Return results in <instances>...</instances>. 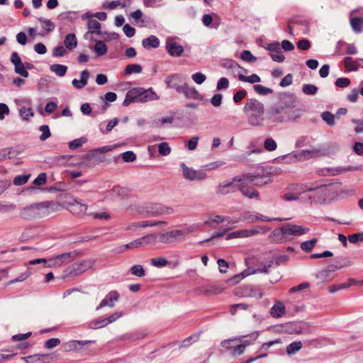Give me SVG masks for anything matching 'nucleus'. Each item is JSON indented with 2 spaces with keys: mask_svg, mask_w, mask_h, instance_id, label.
<instances>
[{
  "mask_svg": "<svg viewBox=\"0 0 363 363\" xmlns=\"http://www.w3.org/2000/svg\"><path fill=\"white\" fill-rule=\"evenodd\" d=\"M297 190L303 194V203L309 205L324 204L337 194V186L324 179L297 184Z\"/></svg>",
  "mask_w": 363,
  "mask_h": 363,
  "instance_id": "1",
  "label": "nucleus"
},
{
  "mask_svg": "<svg viewBox=\"0 0 363 363\" xmlns=\"http://www.w3.org/2000/svg\"><path fill=\"white\" fill-rule=\"evenodd\" d=\"M60 206L52 201L33 203L24 207L20 212V216L24 219H30L48 216L59 210Z\"/></svg>",
  "mask_w": 363,
  "mask_h": 363,
  "instance_id": "2",
  "label": "nucleus"
},
{
  "mask_svg": "<svg viewBox=\"0 0 363 363\" xmlns=\"http://www.w3.org/2000/svg\"><path fill=\"white\" fill-rule=\"evenodd\" d=\"M243 112L247 121L252 126L259 127L264 123V106L255 99H248L244 106Z\"/></svg>",
  "mask_w": 363,
  "mask_h": 363,
  "instance_id": "3",
  "label": "nucleus"
},
{
  "mask_svg": "<svg viewBox=\"0 0 363 363\" xmlns=\"http://www.w3.org/2000/svg\"><path fill=\"white\" fill-rule=\"evenodd\" d=\"M159 99V96L152 88L144 89L143 88H134L129 90L123 102V106H128L131 103H144L148 101H154Z\"/></svg>",
  "mask_w": 363,
  "mask_h": 363,
  "instance_id": "4",
  "label": "nucleus"
},
{
  "mask_svg": "<svg viewBox=\"0 0 363 363\" xmlns=\"http://www.w3.org/2000/svg\"><path fill=\"white\" fill-rule=\"evenodd\" d=\"M294 101L291 96H286L281 98V102L272 106L268 112L270 118L275 122H284L288 118L286 109L294 107Z\"/></svg>",
  "mask_w": 363,
  "mask_h": 363,
  "instance_id": "5",
  "label": "nucleus"
},
{
  "mask_svg": "<svg viewBox=\"0 0 363 363\" xmlns=\"http://www.w3.org/2000/svg\"><path fill=\"white\" fill-rule=\"evenodd\" d=\"M144 216L148 217H162L172 215L174 213L172 207L164 206L161 203H150L145 206L143 211Z\"/></svg>",
  "mask_w": 363,
  "mask_h": 363,
  "instance_id": "6",
  "label": "nucleus"
},
{
  "mask_svg": "<svg viewBox=\"0 0 363 363\" xmlns=\"http://www.w3.org/2000/svg\"><path fill=\"white\" fill-rule=\"evenodd\" d=\"M193 230L189 228H185L180 230H172L165 233L158 234L160 242L162 244H171L179 240L184 239Z\"/></svg>",
  "mask_w": 363,
  "mask_h": 363,
  "instance_id": "7",
  "label": "nucleus"
},
{
  "mask_svg": "<svg viewBox=\"0 0 363 363\" xmlns=\"http://www.w3.org/2000/svg\"><path fill=\"white\" fill-rule=\"evenodd\" d=\"M250 174H243L241 175L242 182H240V184H238V189L240 193L245 197L252 199H259V193L254 188L249 186L250 182H252L255 179H253Z\"/></svg>",
  "mask_w": 363,
  "mask_h": 363,
  "instance_id": "8",
  "label": "nucleus"
},
{
  "mask_svg": "<svg viewBox=\"0 0 363 363\" xmlns=\"http://www.w3.org/2000/svg\"><path fill=\"white\" fill-rule=\"evenodd\" d=\"M241 175L234 177L231 181L220 183L216 187V194L219 195H227L236 192L238 189V184L242 182Z\"/></svg>",
  "mask_w": 363,
  "mask_h": 363,
  "instance_id": "9",
  "label": "nucleus"
},
{
  "mask_svg": "<svg viewBox=\"0 0 363 363\" xmlns=\"http://www.w3.org/2000/svg\"><path fill=\"white\" fill-rule=\"evenodd\" d=\"M182 174L185 179L190 182L203 181L207 179V174L203 170H196L188 167L184 163L180 164Z\"/></svg>",
  "mask_w": 363,
  "mask_h": 363,
  "instance_id": "10",
  "label": "nucleus"
},
{
  "mask_svg": "<svg viewBox=\"0 0 363 363\" xmlns=\"http://www.w3.org/2000/svg\"><path fill=\"white\" fill-rule=\"evenodd\" d=\"M183 75L180 74H172L167 75L164 79V83L169 89H174L177 93H179L183 85Z\"/></svg>",
  "mask_w": 363,
  "mask_h": 363,
  "instance_id": "11",
  "label": "nucleus"
},
{
  "mask_svg": "<svg viewBox=\"0 0 363 363\" xmlns=\"http://www.w3.org/2000/svg\"><path fill=\"white\" fill-rule=\"evenodd\" d=\"M75 259V252H69L55 257L49 260L48 267H60L64 264H68Z\"/></svg>",
  "mask_w": 363,
  "mask_h": 363,
  "instance_id": "12",
  "label": "nucleus"
},
{
  "mask_svg": "<svg viewBox=\"0 0 363 363\" xmlns=\"http://www.w3.org/2000/svg\"><path fill=\"white\" fill-rule=\"evenodd\" d=\"M120 295L116 291H111L108 293L105 298L100 302L99 305L96 308V311L105 307L108 306L113 308L115 306V302L119 300Z\"/></svg>",
  "mask_w": 363,
  "mask_h": 363,
  "instance_id": "13",
  "label": "nucleus"
},
{
  "mask_svg": "<svg viewBox=\"0 0 363 363\" xmlns=\"http://www.w3.org/2000/svg\"><path fill=\"white\" fill-rule=\"evenodd\" d=\"M284 231L287 237L288 235L293 236H300L307 233L309 231V228L303 227L302 225L286 224L283 225Z\"/></svg>",
  "mask_w": 363,
  "mask_h": 363,
  "instance_id": "14",
  "label": "nucleus"
},
{
  "mask_svg": "<svg viewBox=\"0 0 363 363\" xmlns=\"http://www.w3.org/2000/svg\"><path fill=\"white\" fill-rule=\"evenodd\" d=\"M179 94H184V96L191 99L201 101L203 96L196 89V88L189 86L187 83L184 82L182 88Z\"/></svg>",
  "mask_w": 363,
  "mask_h": 363,
  "instance_id": "15",
  "label": "nucleus"
},
{
  "mask_svg": "<svg viewBox=\"0 0 363 363\" xmlns=\"http://www.w3.org/2000/svg\"><path fill=\"white\" fill-rule=\"evenodd\" d=\"M166 50L172 57H179L184 52L183 47L172 38L166 40Z\"/></svg>",
  "mask_w": 363,
  "mask_h": 363,
  "instance_id": "16",
  "label": "nucleus"
},
{
  "mask_svg": "<svg viewBox=\"0 0 363 363\" xmlns=\"http://www.w3.org/2000/svg\"><path fill=\"white\" fill-rule=\"evenodd\" d=\"M69 211L72 214L77 216H84L86 214L88 206L85 203H82L80 201L74 199L72 202L69 203Z\"/></svg>",
  "mask_w": 363,
  "mask_h": 363,
  "instance_id": "17",
  "label": "nucleus"
},
{
  "mask_svg": "<svg viewBox=\"0 0 363 363\" xmlns=\"http://www.w3.org/2000/svg\"><path fill=\"white\" fill-rule=\"evenodd\" d=\"M87 28L88 31L84 35L85 38L89 39L90 40H94L91 36H89L92 34H96L100 35L102 34L101 30V23L96 19H90L87 22Z\"/></svg>",
  "mask_w": 363,
  "mask_h": 363,
  "instance_id": "18",
  "label": "nucleus"
},
{
  "mask_svg": "<svg viewBox=\"0 0 363 363\" xmlns=\"http://www.w3.org/2000/svg\"><path fill=\"white\" fill-rule=\"evenodd\" d=\"M21 359L26 363H49L52 358L49 354H35L27 357H22Z\"/></svg>",
  "mask_w": 363,
  "mask_h": 363,
  "instance_id": "19",
  "label": "nucleus"
},
{
  "mask_svg": "<svg viewBox=\"0 0 363 363\" xmlns=\"http://www.w3.org/2000/svg\"><path fill=\"white\" fill-rule=\"evenodd\" d=\"M283 230V226L274 229L269 235V240L272 242L275 243H282L286 242L288 240V237L286 236Z\"/></svg>",
  "mask_w": 363,
  "mask_h": 363,
  "instance_id": "20",
  "label": "nucleus"
},
{
  "mask_svg": "<svg viewBox=\"0 0 363 363\" xmlns=\"http://www.w3.org/2000/svg\"><path fill=\"white\" fill-rule=\"evenodd\" d=\"M221 66L228 69L234 77H236L241 67L234 60L225 59L221 62Z\"/></svg>",
  "mask_w": 363,
  "mask_h": 363,
  "instance_id": "21",
  "label": "nucleus"
},
{
  "mask_svg": "<svg viewBox=\"0 0 363 363\" xmlns=\"http://www.w3.org/2000/svg\"><path fill=\"white\" fill-rule=\"evenodd\" d=\"M94 342V340H70L65 344V347L69 351L79 350L85 345Z\"/></svg>",
  "mask_w": 363,
  "mask_h": 363,
  "instance_id": "22",
  "label": "nucleus"
},
{
  "mask_svg": "<svg viewBox=\"0 0 363 363\" xmlns=\"http://www.w3.org/2000/svg\"><path fill=\"white\" fill-rule=\"evenodd\" d=\"M90 77V74L88 70L85 69L81 72L80 74V80L77 79H74L72 82V84L74 87L77 89H83L86 84L88 79Z\"/></svg>",
  "mask_w": 363,
  "mask_h": 363,
  "instance_id": "23",
  "label": "nucleus"
},
{
  "mask_svg": "<svg viewBox=\"0 0 363 363\" xmlns=\"http://www.w3.org/2000/svg\"><path fill=\"white\" fill-rule=\"evenodd\" d=\"M274 264V260H269L266 262L265 263L262 264V267L258 268H252L248 267L250 270V275L255 274H269L270 272V269L273 267Z\"/></svg>",
  "mask_w": 363,
  "mask_h": 363,
  "instance_id": "24",
  "label": "nucleus"
},
{
  "mask_svg": "<svg viewBox=\"0 0 363 363\" xmlns=\"http://www.w3.org/2000/svg\"><path fill=\"white\" fill-rule=\"evenodd\" d=\"M255 231H251V229H242L229 233L226 236V240H231L234 238H244L253 236Z\"/></svg>",
  "mask_w": 363,
  "mask_h": 363,
  "instance_id": "25",
  "label": "nucleus"
},
{
  "mask_svg": "<svg viewBox=\"0 0 363 363\" xmlns=\"http://www.w3.org/2000/svg\"><path fill=\"white\" fill-rule=\"evenodd\" d=\"M296 188L297 184H294L291 187L292 192L285 194L284 199L288 201L301 200L303 202V194Z\"/></svg>",
  "mask_w": 363,
  "mask_h": 363,
  "instance_id": "26",
  "label": "nucleus"
},
{
  "mask_svg": "<svg viewBox=\"0 0 363 363\" xmlns=\"http://www.w3.org/2000/svg\"><path fill=\"white\" fill-rule=\"evenodd\" d=\"M242 296L261 298L263 296V293L260 289H258L253 286H246L244 288Z\"/></svg>",
  "mask_w": 363,
  "mask_h": 363,
  "instance_id": "27",
  "label": "nucleus"
},
{
  "mask_svg": "<svg viewBox=\"0 0 363 363\" xmlns=\"http://www.w3.org/2000/svg\"><path fill=\"white\" fill-rule=\"evenodd\" d=\"M142 45L147 50L157 48L160 46V40L155 35H150L143 40Z\"/></svg>",
  "mask_w": 363,
  "mask_h": 363,
  "instance_id": "28",
  "label": "nucleus"
},
{
  "mask_svg": "<svg viewBox=\"0 0 363 363\" xmlns=\"http://www.w3.org/2000/svg\"><path fill=\"white\" fill-rule=\"evenodd\" d=\"M259 335V331H254L247 335L237 337H235V340H239L246 346L252 344L257 339Z\"/></svg>",
  "mask_w": 363,
  "mask_h": 363,
  "instance_id": "29",
  "label": "nucleus"
},
{
  "mask_svg": "<svg viewBox=\"0 0 363 363\" xmlns=\"http://www.w3.org/2000/svg\"><path fill=\"white\" fill-rule=\"evenodd\" d=\"M285 311L284 305L281 302L278 301L272 307L270 313L274 318H280L285 313Z\"/></svg>",
  "mask_w": 363,
  "mask_h": 363,
  "instance_id": "30",
  "label": "nucleus"
},
{
  "mask_svg": "<svg viewBox=\"0 0 363 363\" xmlns=\"http://www.w3.org/2000/svg\"><path fill=\"white\" fill-rule=\"evenodd\" d=\"M250 275L249 268L242 272L238 274L226 281V283L230 286H233L240 282L243 279Z\"/></svg>",
  "mask_w": 363,
  "mask_h": 363,
  "instance_id": "31",
  "label": "nucleus"
},
{
  "mask_svg": "<svg viewBox=\"0 0 363 363\" xmlns=\"http://www.w3.org/2000/svg\"><path fill=\"white\" fill-rule=\"evenodd\" d=\"M108 325L106 318L99 317L89 323V328L92 330L104 328Z\"/></svg>",
  "mask_w": 363,
  "mask_h": 363,
  "instance_id": "32",
  "label": "nucleus"
},
{
  "mask_svg": "<svg viewBox=\"0 0 363 363\" xmlns=\"http://www.w3.org/2000/svg\"><path fill=\"white\" fill-rule=\"evenodd\" d=\"M250 176H252V177H254L253 179H255V180L252 182H250V184L254 186H259L271 183V178L269 177L264 175H254L251 174Z\"/></svg>",
  "mask_w": 363,
  "mask_h": 363,
  "instance_id": "33",
  "label": "nucleus"
},
{
  "mask_svg": "<svg viewBox=\"0 0 363 363\" xmlns=\"http://www.w3.org/2000/svg\"><path fill=\"white\" fill-rule=\"evenodd\" d=\"M64 44L67 49L69 50H73L77 45L76 35L74 33L68 34L65 38Z\"/></svg>",
  "mask_w": 363,
  "mask_h": 363,
  "instance_id": "34",
  "label": "nucleus"
},
{
  "mask_svg": "<svg viewBox=\"0 0 363 363\" xmlns=\"http://www.w3.org/2000/svg\"><path fill=\"white\" fill-rule=\"evenodd\" d=\"M158 238V234L151 233L140 238L141 242V246H145L147 245H152L156 243V240Z\"/></svg>",
  "mask_w": 363,
  "mask_h": 363,
  "instance_id": "35",
  "label": "nucleus"
},
{
  "mask_svg": "<svg viewBox=\"0 0 363 363\" xmlns=\"http://www.w3.org/2000/svg\"><path fill=\"white\" fill-rule=\"evenodd\" d=\"M350 24L355 33H361L363 30V18H352Z\"/></svg>",
  "mask_w": 363,
  "mask_h": 363,
  "instance_id": "36",
  "label": "nucleus"
},
{
  "mask_svg": "<svg viewBox=\"0 0 363 363\" xmlns=\"http://www.w3.org/2000/svg\"><path fill=\"white\" fill-rule=\"evenodd\" d=\"M356 282L354 281V279H350L348 280V282H347V283H342V284L330 286L329 287V291L330 293H335L336 291H337L339 290L349 288L352 284H354Z\"/></svg>",
  "mask_w": 363,
  "mask_h": 363,
  "instance_id": "37",
  "label": "nucleus"
},
{
  "mask_svg": "<svg viewBox=\"0 0 363 363\" xmlns=\"http://www.w3.org/2000/svg\"><path fill=\"white\" fill-rule=\"evenodd\" d=\"M225 220H228L227 217L220 215H211L208 218L204 221L203 224L205 225H211L214 223H220Z\"/></svg>",
  "mask_w": 363,
  "mask_h": 363,
  "instance_id": "38",
  "label": "nucleus"
},
{
  "mask_svg": "<svg viewBox=\"0 0 363 363\" xmlns=\"http://www.w3.org/2000/svg\"><path fill=\"white\" fill-rule=\"evenodd\" d=\"M93 49L99 56L106 55L108 51L107 45L101 40L96 41Z\"/></svg>",
  "mask_w": 363,
  "mask_h": 363,
  "instance_id": "39",
  "label": "nucleus"
},
{
  "mask_svg": "<svg viewBox=\"0 0 363 363\" xmlns=\"http://www.w3.org/2000/svg\"><path fill=\"white\" fill-rule=\"evenodd\" d=\"M50 70L59 77H64L67 71V67L63 65L55 64L50 67Z\"/></svg>",
  "mask_w": 363,
  "mask_h": 363,
  "instance_id": "40",
  "label": "nucleus"
},
{
  "mask_svg": "<svg viewBox=\"0 0 363 363\" xmlns=\"http://www.w3.org/2000/svg\"><path fill=\"white\" fill-rule=\"evenodd\" d=\"M238 77L240 81L244 82H248L250 84L257 83L261 81L260 77L256 74H252L250 76H245L242 74H239Z\"/></svg>",
  "mask_w": 363,
  "mask_h": 363,
  "instance_id": "41",
  "label": "nucleus"
},
{
  "mask_svg": "<svg viewBox=\"0 0 363 363\" xmlns=\"http://www.w3.org/2000/svg\"><path fill=\"white\" fill-rule=\"evenodd\" d=\"M16 156V154L11 147H6L0 150V162L11 159Z\"/></svg>",
  "mask_w": 363,
  "mask_h": 363,
  "instance_id": "42",
  "label": "nucleus"
},
{
  "mask_svg": "<svg viewBox=\"0 0 363 363\" xmlns=\"http://www.w3.org/2000/svg\"><path fill=\"white\" fill-rule=\"evenodd\" d=\"M130 16L133 20L134 23L138 24V26L143 27L145 24V21L142 19L143 13L141 10L138 9L130 13Z\"/></svg>",
  "mask_w": 363,
  "mask_h": 363,
  "instance_id": "43",
  "label": "nucleus"
},
{
  "mask_svg": "<svg viewBox=\"0 0 363 363\" xmlns=\"http://www.w3.org/2000/svg\"><path fill=\"white\" fill-rule=\"evenodd\" d=\"M302 345L301 341L293 342L287 346L286 352L288 355L294 354L301 349Z\"/></svg>",
  "mask_w": 363,
  "mask_h": 363,
  "instance_id": "44",
  "label": "nucleus"
},
{
  "mask_svg": "<svg viewBox=\"0 0 363 363\" xmlns=\"http://www.w3.org/2000/svg\"><path fill=\"white\" fill-rule=\"evenodd\" d=\"M140 247H142V246H141V242L140 240V238H138L135 240H133V241L129 242L128 244L123 245L119 247L118 252H123L128 249H135V248H138Z\"/></svg>",
  "mask_w": 363,
  "mask_h": 363,
  "instance_id": "45",
  "label": "nucleus"
},
{
  "mask_svg": "<svg viewBox=\"0 0 363 363\" xmlns=\"http://www.w3.org/2000/svg\"><path fill=\"white\" fill-rule=\"evenodd\" d=\"M317 242L318 240L316 238L303 242L301 244V249L304 252H309L313 249Z\"/></svg>",
  "mask_w": 363,
  "mask_h": 363,
  "instance_id": "46",
  "label": "nucleus"
},
{
  "mask_svg": "<svg viewBox=\"0 0 363 363\" xmlns=\"http://www.w3.org/2000/svg\"><path fill=\"white\" fill-rule=\"evenodd\" d=\"M19 113L23 121H29L30 118L34 116L32 108H26L25 106H23L19 109Z\"/></svg>",
  "mask_w": 363,
  "mask_h": 363,
  "instance_id": "47",
  "label": "nucleus"
},
{
  "mask_svg": "<svg viewBox=\"0 0 363 363\" xmlns=\"http://www.w3.org/2000/svg\"><path fill=\"white\" fill-rule=\"evenodd\" d=\"M142 66L138 64L128 65L125 68V73L126 74H140L142 72Z\"/></svg>",
  "mask_w": 363,
  "mask_h": 363,
  "instance_id": "48",
  "label": "nucleus"
},
{
  "mask_svg": "<svg viewBox=\"0 0 363 363\" xmlns=\"http://www.w3.org/2000/svg\"><path fill=\"white\" fill-rule=\"evenodd\" d=\"M138 226L140 228H147V227H152L160 225H166L167 222L163 220H158V221H151V220H146V221H142L138 223Z\"/></svg>",
  "mask_w": 363,
  "mask_h": 363,
  "instance_id": "49",
  "label": "nucleus"
},
{
  "mask_svg": "<svg viewBox=\"0 0 363 363\" xmlns=\"http://www.w3.org/2000/svg\"><path fill=\"white\" fill-rule=\"evenodd\" d=\"M152 265L156 267H164L169 264V261L164 257H158L150 260Z\"/></svg>",
  "mask_w": 363,
  "mask_h": 363,
  "instance_id": "50",
  "label": "nucleus"
},
{
  "mask_svg": "<svg viewBox=\"0 0 363 363\" xmlns=\"http://www.w3.org/2000/svg\"><path fill=\"white\" fill-rule=\"evenodd\" d=\"M125 193V189L124 188L120 186H114L111 190L107 191V196H124Z\"/></svg>",
  "mask_w": 363,
  "mask_h": 363,
  "instance_id": "51",
  "label": "nucleus"
},
{
  "mask_svg": "<svg viewBox=\"0 0 363 363\" xmlns=\"http://www.w3.org/2000/svg\"><path fill=\"white\" fill-rule=\"evenodd\" d=\"M38 21L41 23L42 28L47 32L50 33L55 29V26L50 20H43L42 18H39Z\"/></svg>",
  "mask_w": 363,
  "mask_h": 363,
  "instance_id": "52",
  "label": "nucleus"
},
{
  "mask_svg": "<svg viewBox=\"0 0 363 363\" xmlns=\"http://www.w3.org/2000/svg\"><path fill=\"white\" fill-rule=\"evenodd\" d=\"M318 87L313 84H304L302 86V91L306 95H315L318 92Z\"/></svg>",
  "mask_w": 363,
  "mask_h": 363,
  "instance_id": "53",
  "label": "nucleus"
},
{
  "mask_svg": "<svg viewBox=\"0 0 363 363\" xmlns=\"http://www.w3.org/2000/svg\"><path fill=\"white\" fill-rule=\"evenodd\" d=\"M158 152L162 156H167L171 152V147L166 142H162L158 145Z\"/></svg>",
  "mask_w": 363,
  "mask_h": 363,
  "instance_id": "54",
  "label": "nucleus"
},
{
  "mask_svg": "<svg viewBox=\"0 0 363 363\" xmlns=\"http://www.w3.org/2000/svg\"><path fill=\"white\" fill-rule=\"evenodd\" d=\"M344 65L349 72L357 71L358 69L357 65L350 57H347L344 59Z\"/></svg>",
  "mask_w": 363,
  "mask_h": 363,
  "instance_id": "55",
  "label": "nucleus"
},
{
  "mask_svg": "<svg viewBox=\"0 0 363 363\" xmlns=\"http://www.w3.org/2000/svg\"><path fill=\"white\" fill-rule=\"evenodd\" d=\"M321 118L328 125L333 126L335 125V116L330 112L325 111L322 113Z\"/></svg>",
  "mask_w": 363,
  "mask_h": 363,
  "instance_id": "56",
  "label": "nucleus"
},
{
  "mask_svg": "<svg viewBox=\"0 0 363 363\" xmlns=\"http://www.w3.org/2000/svg\"><path fill=\"white\" fill-rule=\"evenodd\" d=\"M30 174L18 175L13 179V184L16 186H21L27 183L29 179Z\"/></svg>",
  "mask_w": 363,
  "mask_h": 363,
  "instance_id": "57",
  "label": "nucleus"
},
{
  "mask_svg": "<svg viewBox=\"0 0 363 363\" xmlns=\"http://www.w3.org/2000/svg\"><path fill=\"white\" fill-rule=\"evenodd\" d=\"M130 272L132 274L139 277H144L145 274V269L140 264L133 266L130 269Z\"/></svg>",
  "mask_w": 363,
  "mask_h": 363,
  "instance_id": "58",
  "label": "nucleus"
},
{
  "mask_svg": "<svg viewBox=\"0 0 363 363\" xmlns=\"http://www.w3.org/2000/svg\"><path fill=\"white\" fill-rule=\"evenodd\" d=\"M253 88H254V90L257 94H261V95H267L269 94H272L273 91L272 89L265 87L260 84H255V85H254Z\"/></svg>",
  "mask_w": 363,
  "mask_h": 363,
  "instance_id": "59",
  "label": "nucleus"
},
{
  "mask_svg": "<svg viewBox=\"0 0 363 363\" xmlns=\"http://www.w3.org/2000/svg\"><path fill=\"white\" fill-rule=\"evenodd\" d=\"M264 145V148L269 152L275 150L277 147L275 140L272 138L266 139Z\"/></svg>",
  "mask_w": 363,
  "mask_h": 363,
  "instance_id": "60",
  "label": "nucleus"
},
{
  "mask_svg": "<svg viewBox=\"0 0 363 363\" xmlns=\"http://www.w3.org/2000/svg\"><path fill=\"white\" fill-rule=\"evenodd\" d=\"M39 130L42 132V135L40 136V139L42 141L47 140L51 135L48 125H43L40 126Z\"/></svg>",
  "mask_w": 363,
  "mask_h": 363,
  "instance_id": "61",
  "label": "nucleus"
},
{
  "mask_svg": "<svg viewBox=\"0 0 363 363\" xmlns=\"http://www.w3.org/2000/svg\"><path fill=\"white\" fill-rule=\"evenodd\" d=\"M121 2L119 0L112 1H105L103 4V8L108 10H113L118 7H121Z\"/></svg>",
  "mask_w": 363,
  "mask_h": 363,
  "instance_id": "62",
  "label": "nucleus"
},
{
  "mask_svg": "<svg viewBox=\"0 0 363 363\" xmlns=\"http://www.w3.org/2000/svg\"><path fill=\"white\" fill-rule=\"evenodd\" d=\"M191 78L194 80V82L197 84H201L206 79V75L201 72H196L195 74H193L191 75Z\"/></svg>",
  "mask_w": 363,
  "mask_h": 363,
  "instance_id": "63",
  "label": "nucleus"
},
{
  "mask_svg": "<svg viewBox=\"0 0 363 363\" xmlns=\"http://www.w3.org/2000/svg\"><path fill=\"white\" fill-rule=\"evenodd\" d=\"M122 159L125 162H131L136 160V155L132 151H127L122 154Z\"/></svg>",
  "mask_w": 363,
  "mask_h": 363,
  "instance_id": "64",
  "label": "nucleus"
}]
</instances>
